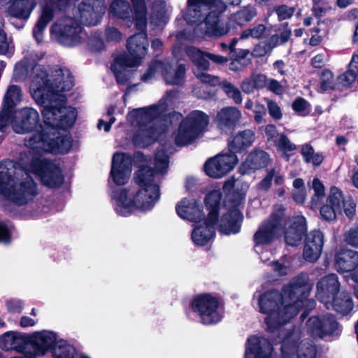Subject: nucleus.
<instances>
[{"label": "nucleus", "mask_w": 358, "mask_h": 358, "mask_svg": "<svg viewBox=\"0 0 358 358\" xmlns=\"http://www.w3.org/2000/svg\"><path fill=\"white\" fill-rule=\"evenodd\" d=\"M313 289L308 275L301 273L294 278L285 285L282 291L275 289L264 292H256L253 302L257 310L266 315L265 323L267 330L273 332L297 315L302 306L311 310L315 306V301L307 299Z\"/></svg>", "instance_id": "obj_1"}, {"label": "nucleus", "mask_w": 358, "mask_h": 358, "mask_svg": "<svg viewBox=\"0 0 358 358\" xmlns=\"http://www.w3.org/2000/svg\"><path fill=\"white\" fill-rule=\"evenodd\" d=\"M56 78L51 81L46 71L36 73L30 84V93L33 99L41 108V111L45 128L52 131L54 136L59 130L72 128L76 122L77 112L74 108L65 107L66 99L59 91L65 92L73 86L66 87L63 71L55 70Z\"/></svg>", "instance_id": "obj_2"}, {"label": "nucleus", "mask_w": 358, "mask_h": 358, "mask_svg": "<svg viewBox=\"0 0 358 358\" xmlns=\"http://www.w3.org/2000/svg\"><path fill=\"white\" fill-rule=\"evenodd\" d=\"M178 94L169 91L157 104L146 108L133 110L127 115V120L136 128L133 141L136 146L145 148L166 133L169 124L178 122L182 115L177 112L169 113L176 107Z\"/></svg>", "instance_id": "obj_3"}, {"label": "nucleus", "mask_w": 358, "mask_h": 358, "mask_svg": "<svg viewBox=\"0 0 358 358\" xmlns=\"http://www.w3.org/2000/svg\"><path fill=\"white\" fill-rule=\"evenodd\" d=\"M0 193L4 197L2 210L13 217L20 216V208L33 201L38 194L37 183L27 169L12 159L0 162Z\"/></svg>", "instance_id": "obj_4"}, {"label": "nucleus", "mask_w": 358, "mask_h": 358, "mask_svg": "<svg viewBox=\"0 0 358 358\" xmlns=\"http://www.w3.org/2000/svg\"><path fill=\"white\" fill-rule=\"evenodd\" d=\"M134 179L138 186L135 192L129 193L124 189H113L115 210L121 215L127 216L136 210H150L159 199V187L154 181L153 170L143 166Z\"/></svg>", "instance_id": "obj_5"}, {"label": "nucleus", "mask_w": 358, "mask_h": 358, "mask_svg": "<svg viewBox=\"0 0 358 358\" xmlns=\"http://www.w3.org/2000/svg\"><path fill=\"white\" fill-rule=\"evenodd\" d=\"M227 6L221 0H187V8L184 18L189 24H196L197 36L220 37L229 29L220 21V15Z\"/></svg>", "instance_id": "obj_6"}, {"label": "nucleus", "mask_w": 358, "mask_h": 358, "mask_svg": "<svg viewBox=\"0 0 358 358\" xmlns=\"http://www.w3.org/2000/svg\"><path fill=\"white\" fill-rule=\"evenodd\" d=\"M221 196L222 194L219 189L213 190L206 196L205 202L210 210L208 215V221H217L218 215H221L218 224L220 233L226 235L237 234L241 230V223L243 218L238 208L243 196L241 195L235 203L227 202L223 206H220Z\"/></svg>", "instance_id": "obj_7"}, {"label": "nucleus", "mask_w": 358, "mask_h": 358, "mask_svg": "<svg viewBox=\"0 0 358 358\" xmlns=\"http://www.w3.org/2000/svg\"><path fill=\"white\" fill-rule=\"evenodd\" d=\"M135 12L136 27L139 31L127 41V48L129 56L125 59H117L113 62V67L120 63L127 67L138 66L145 56L148 47L147 34L145 31L147 25L146 7L143 0H131Z\"/></svg>", "instance_id": "obj_8"}, {"label": "nucleus", "mask_w": 358, "mask_h": 358, "mask_svg": "<svg viewBox=\"0 0 358 358\" xmlns=\"http://www.w3.org/2000/svg\"><path fill=\"white\" fill-rule=\"evenodd\" d=\"M282 219V213L272 214L268 219L259 225L254 234L255 250L259 255V257L263 262H266L272 256L271 252H264L263 250L264 247L269 245L280 237Z\"/></svg>", "instance_id": "obj_9"}, {"label": "nucleus", "mask_w": 358, "mask_h": 358, "mask_svg": "<svg viewBox=\"0 0 358 358\" xmlns=\"http://www.w3.org/2000/svg\"><path fill=\"white\" fill-rule=\"evenodd\" d=\"M52 131L42 129L34 134L27 141V146L31 149H44L51 153H68L72 147L73 140L70 135H62L59 131L55 135Z\"/></svg>", "instance_id": "obj_10"}, {"label": "nucleus", "mask_w": 358, "mask_h": 358, "mask_svg": "<svg viewBox=\"0 0 358 358\" xmlns=\"http://www.w3.org/2000/svg\"><path fill=\"white\" fill-rule=\"evenodd\" d=\"M209 117L201 110L191 112L180 124L175 134L176 145L185 146L193 143L205 130Z\"/></svg>", "instance_id": "obj_11"}, {"label": "nucleus", "mask_w": 358, "mask_h": 358, "mask_svg": "<svg viewBox=\"0 0 358 358\" xmlns=\"http://www.w3.org/2000/svg\"><path fill=\"white\" fill-rule=\"evenodd\" d=\"M192 310L196 313L202 324H215L224 316V308L220 301L209 294L196 296L192 301Z\"/></svg>", "instance_id": "obj_12"}, {"label": "nucleus", "mask_w": 358, "mask_h": 358, "mask_svg": "<svg viewBox=\"0 0 358 358\" xmlns=\"http://www.w3.org/2000/svg\"><path fill=\"white\" fill-rule=\"evenodd\" d=\"M186 52L196 66V68L194 69L196 77L203 83L216 85L219 81L218 78L203 71L209 68V62L207 59L221 64L227 62V58L218 55L204 52L194 47L187 48Z\"/></svg>", "instance_id": "obj_13"}, {"label": "nucleus", "mask_w": 358, "mask_h": 358, "mask_svg": "<svg viewBox=\"0 0 358 358\" xmlns=\"http://www.w3.org/2000/svg\"><path fill=\"white\" fill-rule=\"evenodd\" d=\"M31 171L40 177L41 182L50 188L61 187L64 176L59 166L48 159H34L30 163Z\"/></svg>", "instance_id": "obj_14"}, {"label": "nucleus", "mask_w": 358, "mask_h": 358, "mask_svg": "<svg viewBox=\"0 0 358 358\" xmlns=\"http://www.w3.org/2000/svg\"><path fill=\"white\" fill-rule=\"evenodd\" d=\"M12 128L16 134L37 133L45 128V123L43 125L41 123L39 113L36 109L24 107L14 110Z\"/></svg>", "instance_id": "obj_15"}, {"label": "nucleus", "mask_w": 358, "mask_h": 358, "mask_svg": "<svg viewBox=\"0 0 358 358\" xmlns=\"http://www.w3.org/2000/svg\"><path fill=\"white\" fill-rule=\"evenodd\" d=\"M59 43L64 46L72 47L81 42L80 34L82 27L73 17H67L53 24L50 28Z\"/></svg>", "instance_id": "obj_16"}, {"label": "nucleus", "mask_w": 358, "mask_h": 358, "mask_svg": "<svg viewBox=\"0 0 358 358\" xmlns=\"http://www.w3.org/2000/svg\"><path fill=\"white\" fill-rule=\"evenodd\" d=\"M172 66L169 60L164 62L155 61L149 66L148 71L143 76L142 79L147 82L152 77L158 75L164 76L168 85H181L184 81L185 68L180 64L174 75L172 73Z\"/></svg>", "instance_id": "obj_17"}, {"label": "nucleus", "mask_w": 358, "mask_h": 358, "mask_svg": "<svg viewBox=\"0 0 358 358\" xmlns=\"http://www.w3.org/2000/svg\"><path fill=\"white\" fill-rule=\"evenodd\" d=\"M307 331L313 337H338L341 330L334 316L311 317L306 322Z\"/></svg>", "instance_id": "obj_18"}, {"label": "nucleus", "mask_w": 358, "mask_h": 358, "mask_svg": "<svg viewBox=\"0 0 358 358\" xmlns=\"http://www.w3.org/2000/svg\"><path fill=\"white\" fill-rule=\"evenodd\" d=\"M106 8L104 0H83L78 8L80 21L85 26H95L101 21Z\"/></svg>", "instance_id": "obj_19"}, {"label": "nucleus", "mask_w": 358, "mask_h": 358, "mask_svg": "<svg viewBox=\"0 0 358 358\" xmlns=\"http://www.w3.org/2000/svg\"><path fill=\"white\" fill-rule=\"evenodd\" d=\"M238 162L235 154H220L208 160L205 164V172L211 178H221L231 171Z\"/></svg>", "instance_id": "obj_20"}, {"label": "nucleus", "mask_w": 358, "mask_h": 358, "mask_svg": "<svg viewBox=\"0 0 358 358\" xmlns=\"http://www.w3.org/2000/svg\"><path fill=\"white\" fill-rule=\"evenodd\" d=\"M36 5V0H10L7 8L10 24L17 29H22Z\"/></svg>", "instance_id": "obj_21"}, {"label": "nucleus", "mask_w": 358, "mask_h": 358, "mask_svg": "<svg viewBox=\"0 0 358 358\" xmlns=\"http://www.w3.org/2000/svg\"><path fill=\"white\" fill-rule=\"evenodd\" d=\"M340 283L336 274H329L322 278L316 285V297L324 306H329L334 297L340 292Z\"/></svg>", "instance_id": "obj_22"}, {"label": "nucleus", "mask_w": 358, "mask_h": 358, "mask_svg": "<svg viewBox=\"0 0 358 358\" xmlns=\"http://www.w3.org/2000/svg\"><path fill=\"white\" fill-rule=\"evenodd\" d=\"M336 269L340 273H351L350 280H358V252L352 250H344L337 252L335 257Z\"/></svg>", "instance_id": "obj_23"}, {"label": "nucleus", "mask_w": 358, "mask_h": 358, "mask_svg": "<svg viewBox=\"0 0 358 358\" xmlns=\"http://www.w3.org/2000/svg\"><path fill=\"white\" fill-rule=\"evenodd\" d=\"M31 355L43 356L49 350L51 352L57 341V334L50 331H36L32 334Z\"/></svg>", "instance_id": "obj_24"}, {"label": "nucleus", "mask_w": 358, "mask_h": 358, "mask_svg": "<svg viewBox=\"0 0 358 358\" xmlns=\"http://www.w3.org/2000/svg\"><path fill=\"white\" fill-rule=\"evenodd\" d=\"M306 231V220L303 216L297 215L289 218L288 227L285 231L286 243L292 246L299 245Z\"/></svg>", "instance_id": "obj_25"}, {"label": "nucleus", "mask_w": 358, "mask_h": 358, "mask_svg": "<svg viewBox=\"0 0 358 358\" xmlns=\"http://www.w3.org/2000/svg\"><path fill=\"white\" fill-rule=\"evenodd\" d=\"M324 244V236L320 230H313L306 236L303 253V258L309 262H314L320 257Z\"/></svg>", "instance_id": "obj_26"}, {"label": "nucleus", "mask_w": 358, "mask_h": 358, "mask_svg": "<svg viewBox=\"0 0 358 358\" xmlns=\"http://www.w3.org/2000/svg\"><path fill=\"white\" fill-rule=\"evenodd\" d=\"M202 223L196 222L192 233V239L194 244L203 246L208 244L214 237L215 226L218 227L219 221L207 219L202 220Z\"/></svg>", "instance_id": "obj_27"}, {"label": "nucleus", "mask_w": 358, "mask_h": 358, "mask_svg": "<svg viewBox=\"0 0 358 358\" xmlns=\"http://www.w3.org/2000/svg\"><path fill=\"white\" fill-rule=\"evenodd\" d=\"M113 182L118 185L126 183L131 173V159L123 153L113 155Z\"/></svg>", "instance_id": "obj_28"}, {"label": "nucleus", "mask_w": 358, "mask_h": 358, "mask_svg": "<svg viewBox=\"0 0 358 358\" xmlns=\"http://www.w3.org/2000/svg\"><path fill=\"white\" fill-rule=\"evenodd\" d=\"M178 216L191 222H201L203 214L197 201L192 198H185L176 206Z\"/></svg>", "instance_id": "obj_29"}, {"label": "nucleus", "mask_w": 358, "mask_h": 358, "mask_svg": "<svg viewBox=\"0 0 358 358\" xmlns=\"http://www.w3.org/2000/svg\"><path fill=\"white\" fill-rule=\"evenodd\" d=\"M10 342V347L17 352L24 354L29 347L31 348L32 335L22 334L17 331H7L0 339V343Z\"/></svg>", "instance_id": "obj_30"}, {"label": "nucleus", "mask_w": 358, "mask_h": 358, "mask_svg": "<svg viewBox=\"0 0 358 358\" xmlns=\"http://www.w3.org/2000/svg\"><path fill=\"white\" fill-rule=\"evenodd\" d=\"M269 155L263 150H255L251 152L245 161L239 167L241 174H248L255 170L265 167L269 162Z\"/></svg>", "instance_id": "obj_31"}, {"label": "nucleus", "mask_w": 358, "mask_h": 358, "mask_svg": "<svg viewBox=\"0 0 358 358\" xmlns=\"http://www.w3.org/2000/svg\"><path fill=\"white\" fill-rule=\"evenodd\" d=\"M255 139V134L251 129H245L231 136L228 141V148L231 153L241 152L250 147Z\"/></svg>", "instance_id": "obj_32"}, {"label": "nucleus", "mask_w": 358, "mask_h": 358, "mask_svg": "<svg viewBox=\"0 0 358 358\" xmlns=\"http://www.w3.org/2000/svg\"><path fill=\"white\" fill-rule=\"evenodd\" d=\"M241 118V111L235 107H225L217 115L216 120L221 127L231 128L235 126Z\"/></svg>", "instance_id": "obj_33"}, {"label": "nucleus", "mask_w": 358, "mask_h": 358, "mask_svg": "<svg viewBox=\"0 0 358 358\" xmlns=\"http://www.w3.org/2000/svg\"><path fill=\"white\" fill-rule=\"evenodd\" d=\"M329 303V306H325L327 309L332 308L343 315H348L353 309V303L350 296L344 292L337 294Z\"/></svg>", "instance_id": "obj_34"}, {"label": "nucleus", "mask_w": 358, "mask_h": 358, "mask_svg": "<svg viewBox=\"0 0 358 358\" xmlns=\"http://www.w3.org/2000/svg\"><path fill=\"white\" fill-rule=\"evenodd\" d=\"M53 17V8L48 5L43 6L42 8L41 14L33 28V36L37 41H39V38L42 36L45 29L46 28L47 25L52 20Z\"/></svg>", "instance_id": "obj_35"}, {"label": "nucleus", "mask_w": 358, "mask_h": 358, "mask_svg": "<svg viewBox=\"0 0 358 358\" xmlns=\"http://www.w3.org/2000/svg\"><path fill=\"white\" fill-rule=\"evenodd\" d=\"M51 354L53 358H78L76 348L63 339L55 343L51 350Z\"/></svg>", "instance_id": "obj_36"}, {"label": "nucleus", "mask_w": 358, "mask_h": 358, "mask_svg": "<svg viewBox=\"0 0 358 358\" xmlns=\"http://www.w3.org/2000/svg\"><path fill=\"white\" fill-rule=\"evenodd\" d=\"M22 99V90L18 85H13L7 89L2 103V106L15 110L17 102Z\"/></svg>", "instance_id": "obj_37"}, {"label": "nucleus", "mask_w": 358, "mask_h": 358, "mask_svg": "<svg viewBox=\"0 0 358 358\" xmlns=\"http://www.w3.org/2000/svg\"><path fill=\"white\" fill-rule=\"evenodd\" d=\"M256 15L255 8L252 6H248L236 13L232 16V20L238 25H243L251 21Z\"/></svg>", "instance_id": "obj_38"}, {"label": "nucleus", "mask_w": 358, "mask_h": 358, "mask_svg": "<svg viewBox=\"0 0 358 358\" xmlns=\"http://www.w3.org/2000/svg\"><path fill=\"white\" fill-rule=\"evenodd\" d=\"M345 201L342 192L336 187L330 189L327 203L342 213V205Z\"/></svg>", "instance_id": "obj_39"}, {"label": "nucleus", "mask_w": 358, "mask_h": 358, "mask_svg": "<svg viewBox=\"0 0 358 358\" xmlns=\"http://www.w3.org/2000/svg\"><path fill=\"white\" fill-rule=\"evenodd\" d=\"M155 167L156 173L164 174L167 172L169 168V156L163 150H158L155 157Z\"/></svg>", "instance_id": "obj_40"}, {"label": "nucleus", "mask_w": 358, "mask_h": 358, "mask_svg": "<svg viewBox=\"0 0 358 358\" xmlns=\"http://www.w3.org/2000/svg\"><path fill=\"white\" fill-rule=\"evenodd\" d=\"M282 45L279 41L278 35L274 34L271 36L263 45V50H259L262 45L257 46L255 49V52L257 56L261 57L269 53L276 46Z\"/></svg>", "instance_id": "obj_41"}, {"label": "nucleus", "mask_w": 358, "mask_h": 358, "mask_svg": "<svg viewBox=\"0 0 358 358\" xmlns=\"http://www.w3.org/2000/svg\"><path fill=\"white\" fill-rule=\"evenodd\" d=\"M269 264L278 275L285 276L291 272L290 262L287 257H284L279 261L271 262Z\"/></svg>", "instance_id": "obj_42"}, {"label": "nucleus", "mask_w": 358, "mask_h": 358, "mask_svg": "<svg viewBox=\"0 0 358 358\" xmlns=\"http://www.w3.org/2000/svg\"><path fill=\"white\" fill-rule=\"evenodd\" d=\"M131 12L130 5L126 0H113V17H127Z\"/></svg>", "instance_id": "obj_43"}, {"label": "nucleus", "mask_w": 358, "mask_h": 358, "mask_svg": "<svg viewBox=\"0 0 358 358\" xmlns=\"http://www.w3.org/2000/svg\"><path fill=\"white\" fill-rule=\"evenodd\" d=\"M14 110L8 108L5 106L1 107L0 110V132L4 134L10 123L13 117Z\"/></svg>", "instance_id": "obj_44"}, {"label": "nucleus", "mask_w": 358, "mask_h": 358, "mask_svg": "<svg viewBox=\"0 0 358 358\" xmlns=\"http://www.w3.org/2000/svg\"><path fill=\"white\" fill-rule=\"evenodd\" d=\"M275 145L278 150L283 153L294 151L296 148V145L292 143L284 134H279L278 140L275 141Z\"/></svg>", "instance_id": "obj_45"}, {"label": "nucleus", "mask_w": 358, "mask_h": 358, "mask_svg": "<svg viewBox=\"0 0 358 358\" xmlns=\"http://www.w3.org/2000/svg\"><path fill=\"white\" fill-rule=\"evenodd\" d=\"M266 29V28L264 24H259L252 29H248L243 31L241 35V38L248 39L250 38H252L259 39L264 36Z\"/></svg>", "instance_id": "obj_46"}, {"label": "nucleus", "mask_w": 358, "mask_h": 358, "mask_svg": "<svg viewBox=\"0 0 358 358\" xmlns=\"http://www.w3.org/2000/svg\"><path fill=\"white\" fill-rule=\"evenodd\" d=\"M222 89L226 94L231 98L236 103H241L242 102V96L239 90L228 82H223Z\"/></svg>", "instance_id": "obj_47"}, {"label": "nucleus", "mask_w": 358, "mask_h": 358, "mask_svg": "<svg viewBox=\"0 0 358 358\" xmlns=\"http://www.w3.org/2000/svg\"><path fill=\"white\" fill-rule=\"evenodd\" d=\"M249 52L246 50H241L239 51L238 57L234 59L229 64V69L231 71H240L245 66L247 65V61L245 60V57L248 55Z\"/></svg>", "instance_id": "obj_48"}, {"label": "nucleus", "mask_w": 358, "mask_h": 358, "mask_svg": "<svg viewBox=\"0 0 358 358\" xmlns=\"http://www.w3.org/2000/svg\"><path fill=\"white\" fill-rule=\"evenodd\" d=\"M312 188L314 190L313 203L316 205L324 196V186L318 178H314L312 181Z\"/></svg>", "instance_id": "obj_49"}, {"label": "nucleus", "mask_w": 358, "mask_h": 358, "mask_svg": "<svg viewBox=\"0 0 358 358\" xmlns=\"http://www.w3.org/2000/svg\"><path fill=\"white\" fill-rule=\"evenodd\" d=\"M320 86L323 90H328L335 87L333 73L329 70L324 71L321 74Z\"/></svg>", "instance_id": "obj_50"}, {"label": "nucleus", "mask_w": 358, "mask_h": 358, "mask_svg": "<svg viewBox=\"0 0 358 358\" xmlns=\"http://www.w3.org/2000/svg\"><path fill=\"white\" fill-rule=\"evenodd\" d=\"M292 108L299 115L306 116L310 112L308 103L303 99H297L293 103Z\"/></svg>", "instance_id": "obj_51"}, {"label": "nucleus", "mask_w": 358, "mask_h": 358, "mask_svg": "<svg viewBox=\"0 0 358 358\" xmlns=\"http://www.w3.org/2000/svg\"><path fill=\"white\" fill-rule=\"evenodd\" d=\"M266 101L270 116L275 120H280L282 117V113L278 104L268 99H266Z\"/></svg>", "instance_id": "obj_52"}, {"label": "nucleus", "mask_w": 358, "mask_h": 358, "mask_svg": "<svg viewBox=\"0 0 358 358\" xmlns=\"http://www.w3.org/2000/svg\"><path fill=\"white\" fill-rule=\"evenodd\" d=\"M295 11L294 7H289L285 5L280 6L275 9V12L278 15V19L280 21H282L290 18Z\"/></svg>", "instance_id": "obj_53"}, {"label": "nucleus", "mask_w": 358, "mask_h": 358, "mask_svg": "<svg viewBox=\"0 0 358 358\" xmlns=\"http://www.w3.org/2000/svg\"><path fill=\"white\" fill-rule=\"evenodd\" d=\"M12 242V232L7 224L0 221V243L9 245Z\"/></svg>", "instance_id": "obj_54"}, {"label": "nucleus", "mask_w": 358, "mask_h": 358, "mask_svg": "<svg viewBox=\"0 0 358 358\" xmlns=\"http://www.w3.org/2000/svg\"><path fill=\"white\" fill-rule=\"evenodd\" d=\"M320 214L322 217L328 221H331L336 219L338 214H341L335 208L329 205L328 203L323 206L320 209Z\"/></svg>", "instance_id": "obj_55"}, {"label": "nucleus", "mask_w": 358, "mask_h": 358, "mask_svg": "<svg viewBox=\"0 0 358 358\" xmlns=\"http://www.w3.org/2000/svg\"><path fill=\"white\" fill-rule=\"evenodd\" d=\"M344 212L345 215L349 218H352L356 213V203L355 201L348 198V199H345L343 205H342V212Z\"/></svg>", "instance_id": "obj_56"}, {"label": "nucleus", "mask_w": 358, "mask_h": 358, "mask_svg": "<svg viewBox=\"0 0 358 358\" xmlns=\"http://www.w3.org/2000/svg\"><path fill=\"white\" fill-rule=\"evenodd\" d=\"M357 75V74L348 70L345 73L338 77V83L340 86L348 87L355 80Z\"/></svg>", "instance_id": "obj_57"}, {"label": "nucleus", "mask_w": 358, "mask_h": 358, "mask_svg": "<svg viewBox=\"0 0 358 358\" xmlns=\"http://www.w3.org/2000/svg\"><path fill=\"white\" fill-rule=\"evenodd\" d=\"M345 241L355 247H358V227L350 229L345 236Z\"/></svg>", "instance_id": "obj_58"}, {"label": "nucleus", "mask_w": 358, "mask_h": 358, "mask_svg": "<svg viewBox=\"0 0 358 358\" xmlns=\"http://www.w3.org/2000/svg\"><path fill=\"white\" fill-rule=\"evenodd\" d=\"M6 305L7 310L11 313H20L23 308L22 303L19 300H8Z\"/></svg>", "instance_id": "obj_59"}, {"label": "nucleus", "mask_w": 358, "mask_h": 358, "mask_svg": "<svg viewBox=\"0 0 358 358\" xmlns=\"http://www.w3.org/2000/svg\"><path fill=\"white\" fill-rule=\"evenodd\" d=\"M253 111L255 113V120L257 123H261L263 121V117L266 113L265 106L259 103H256Z\"/></svg>", "instance_id": "obj_60"}, {"label": "nucleus", "mask_w": 358, "mask_h": 358, "mask_svg": "<svg viewBox=\"0 0 358 358\" xmlns=\"http://www.w3.org/2000/svg\"><path fill=\"white\" fill-rule=\"evenodd\" d=\"M264 132L268 141H275V137L278 138L279 134H278L276 127L274 124H267L265 127Z\"/></svg>", "instance_id": "obj_61"}, {"label": "nucleus", "mask_w": 358, "mask_h": 358, "mask_svg": "<svg viewBox=\"0 0 358 358\" xmlns=\"http://www.w3.org/2000/svg\"><path fill=\"white\" fill-rule=\"evenodd\" d=\"M8 43L7 36L2 28L0 27V54L6 55L8 51Z\"/></svg>", "instance_id": "obj_62"}, {"label": "nucleus", "mask_w": 358, "mask_h": 358, "mask_svg": "<svg viewBox=\"0 0 358 358\" xmlns=\"http://www.w3.org/2000/svg\"><path fill=\"white\" fill-rule=\"evenodd\" d=\"M105 49V43L100 38H94L90 43V50L94 52H100Z\"/></svg>", "instance_id": "obj_63"}, {"label": "nucleus", "mask_w": 358, "mask_h": 358, "mask_svg": "<svg viewBox=\"0 0 358 358\" xmlns=\"http://www.w3.org/2000/svg\"><path fill=\"white\" fill-rule=\"evenodd\" d=\"M251 78L252 79V85H254L257 89L263 88L267 84L266 78L262 74L253 75Z\"/></svg>", "instance_id": "obj_64"}]
</instances>
